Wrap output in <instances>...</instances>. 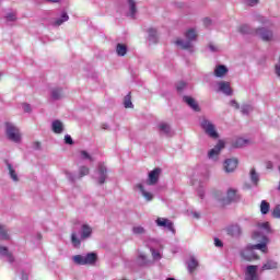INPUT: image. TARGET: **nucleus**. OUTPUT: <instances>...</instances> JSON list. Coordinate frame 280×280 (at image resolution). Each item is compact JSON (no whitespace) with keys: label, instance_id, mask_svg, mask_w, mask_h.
Masks as SVG:
<instances>
[{"label":"nucleus","instance_id":"nucleus-47","mask_svg":"<svg viewBox=\"0 0 280 280\" xmlns=\"http://www.w3.org/2000/svg\"><path fill=\"white\" fill-rule=\"evenodd\" d=\"M151 253H152L153 259H161V253H159L154 249H151Z\"/></svg>","mask_w":280,"mask_h":280},{"label":"nucleus","instance_id":"nucleus-3","mask_svg":"<svg viewBox=\"0 0 280 280\" xmlns=\"http://www.w3.org/2000/svg\"><path fill=\"white\" fill-rule=\"evenodd\" d=\"M72 261H74L77 266H93V264L97 261V254L89 253L85 256L75 255L72 257Z\"/></svg>","mask_w":280,"mask_h":280},{"label":"nucleus","instance_id":"nucleus-26","mask_svg":"<svg viewBox=\"0 0 280 280\" xmlns=\"http://www.w3.org/2000/svg\"><path fill=\"white\" fill-rule=\"evenodd\" d=\"M67 21H69V15L67 14V12H62L61 13V18L57 19L54 23V25H56L57 27H59V25H62V23H67Z\"/></svg>","mask_w":280,"mask_h":280},{"label":"nucleus","instance_id":"nucleus-18","mask_svg":"<svg viewBox=\"0 0 280 280\" xmlns=\"http://www.w3.org/2000/svg\"><path fill=\"white\" fill-rule=\"evenodd\" d=\"M240 200V195H237V190L230 188L226 195V202H236Z\"/></svg>","mask_w":280,"mask_h":280},{"label":"nucleus","instance_id":"nucleus-1","mask_svg":"<svg viewBox=\"0 0 280 280\" xmlns=\"http://www.w3.org/2000/svg\"><path fill=\"white\" fill-rule=\"evenodd\" d=\"M258 229L261 232H254L253 240L260 242L256 245H248L245 249L241 252V256L245 261H254V259H259V256L255 254V250H261V253H268V237H266L267 233H270V223L262 222L258 223ZM262 233V234H261Z\"/></svg>","mask_w":280,"mask_h":280},{"label":"nucleus","instance_id":"nucleus-36","mask_svg":"<svg viewBox=\"0 0 280 280\" xmlns=\"http://www.w3.org/2000/svg\"><path fill=\"white\" fill-rule=\"evenodd\" d=\"M247 141L244 138L236 139L234 143V148H244L246 145Z\"/></svg>","mask_w":280,"mask_h":280},{"label":"nucleus","instance_id":"nucleus-6","mask_svg":"<svg viewBox=\"0 0 280 280\" xmlns=\"http://www.w3.org/2000/svg\"><path fill=\"white\" fill-rule=\"evenodd\" d=\"M222 150H224V141L220 140L218 144L208 152V158L212 161H218V156H220Z\"/></svg>","mask_w":280,"mask_h":280},{"label":"nucleus","instance_id":"nucleus-53","mask_svg":"<svg viewBox=\"0 0 280 280\" xmlns=\"http://www.w3.org/2000/svg\"><path fill=\"white\" fill-rule=\"evenodd\" d=\"M230 105L233 106L234 108H240V105L235 101H231Z\"/></svg>","mask_w":280,"mask_h":280},{"label":"nucleus","instance_id":"nucleus-58","mask_svg":"<svg viewBox=\"0 0 280 280\" xmlns=\"http://www.w3.org/2000/svg\"><path fill=\"white\" fill-rule=\"evenodd\" d=\"M68 178H69L70 180H74V179L71 177V174H68Z\"/></svg>","mask_w":280,"mask_h":280},{"label":"nucleus","instance_id":"nucleus-13","mask_svg":"<svg viewBox=\"0 0 280 280\" xmlns=\"http://www.w3.org/2000/svg\"><path fill=\"white\" fill-rule=\"evenodd\" d=\"M106 172H107L106 166L103 163H100L98 171H97V174H98L97 180L100 185H104V183H106V178H107Z\"/></svg>","mask_w":280,"mask_h":280},{"label":"nucleus","instance_id":"nucleus-43","mask_svg":"<svg viewBox=\"0 0 280 280\" xmlns=\"http://www.w3.org/2000/svg\"><path fill=\"white\" fill-rule=\"evenodd\" d=\"M65 143H67L68 145H73V139L71 138V136H65Z\"/></svg>","mask_w":280,"mask_h":280},{"label":"nucleus","instance_id":"nucleus-39","mask_svg":"<svg viewBox=\"0 0 280 280\" xmlns=\"http://www.w3.org/2000/svg\"><path fill=\"white\" fill-rule=\"evenodd\" d=\"M5 19H7V21H9V22H14V21H16V13L10 12V13H8V14L5 15Z\"/></svg>","mask_w":280,"mask_h":280},{"label":"nucleus","instance_id":"nucleus-29","mask_svg":"<svg viewBox=\"0 0 280 280\" xmlns=\"http://www.w3.org/2000/svg\"><path fill=\"white\" fill-rule=\"evenodd\" d=\"M260 211L264 215L270 211V203H268L266 200H262L260 203Z\"/></svg>","mask_w":280,"mask_h":280},{"label":"nucleus","instance_id":"nucleus-61","mask_svg":"<svg viewBox=\"0 0 280 280\" xmlns=\"http://www.w3.org/2000/svg\"><path fill=\"white\" fill-rule=\"evenodd\" d=\"M103 128H104V130H106V128H107V127H106V126H104Z\"/></svg>","mask_w":280,"mask_h":280},{"label":"nucleus","instance_id":"nucleus-5","mask_svg":"<svg viewBox=\"0 0 280 280\" xmlns=\"http://www.w3.org/2000/svg\"><path fill=\"white\" fill-rule=\"evenodd\" d=\"M201 128L205 130L206 133H208L212 139H218V131L215 130V126L207 120L203 119L201 121Z\"/></svg>","mask_w":280,"mask_h":280},{"label":"nucleus","instance_id":"nucleus-4","mask_svg":"<svg viewBox=\"0 0 280 280\" xmlns=\"http://www.w3.org/2000/svg\"><path fill=\"white\" fill-rule=\"evenodd\" d=\"M5 135L9 141H13V143H21V130H19L14 124H5Z\"/></svg>","mask_w":280,"mask_h":280},{"label":"nucleus","instance_id":"nucleus-40","mask_svg":"<svg viewBox=\"0 0 280 280\" xmlns=\"http://www.w3.org/2000/svg\"><path fill=\"white\" fill-rule=\"evenodd\" d=\"M138 261L140 262L141 266H145V264H148V258L145 257V255L140 254L138 257Z\"/></svg>","mask_w":280,"mask_h":280},{"label":"nucleus","instance_id":"nucleus-44","mask_svg":"<svg viewBox=\"0 0 280 280\" xmlns=\"http://www.w3.org/2000/svg\"><path fill=\"white\" fill-rule=\"evenodd\" d=\"M81 158L88 159L89 161H93V158H91V155L86 151H81Z\"/></svg>","mask_w":280,"mask_h":280},{"label":"nucleus","instance_id":"nucleus-9","mask_svg":"<svg viewBox=\"0 0 280 280\" xmlns=\"http://www.w3.org/2000/svg\"><path fill=\"white\" fill-rule=\"evenodd\" d=\"M159 178H161V168H154L153 171L149 172L147 185H156V183H159Z\"/></svg>","mask_w":280,"mask_h":280},{"label":"nucleus","instance_id":"nucleus-51","mask_svg":"<svg viewBox=\"0 0 280 280\" xmlns=\"http://www.w3.org/2000/svg\"><path fill=\"white\" fill-rule=\"evenodd\" d=\"M22 108H23V110H24L25 113H30V110H32V108L30 107L28 104H23V105H22Z\"/></svg>","mask_w":280,"mask_h":280},{"label":"nucleus","instance_id":"nucleus-48","mask_svg":"<svg viewBox=\"0 0 280 280\" xmlns=\"http://www.w3.org/2000/svg\"><path fill=\"white\" fill-rule=\"evenodd\" d=\"M246 4L247 5H257V3H259V0H245Z\"/></svg>","mask_w":280,"mask_h":280},{"label":"nucleus","instance_id":"nucleus-38","mask_svg":"<svg viewBox=\"0 0 280 280\" xmlns=\"http://www.w3.org/2000/svg\"><path fill=\"white\" fill-rule=\"evenodd\" d=\"M229 233H231V235H240L241 229L237 225H233L229 229Z\"/></svg>","mask_w":280,"mask_h":280},{"label":"nucleus","instance_id":"nucleus-24","mask_svg":"<svg viewBox=\"0 0 280 280\" xmlns=\"http://www.w3.org/2000/svg\"><path fill=\"white\" fill-rule=\"evenodd\" d=\"M127 3L129 8V15L135 19V15L137 14V2H135V0H127Z\"/></svg>","mask_w":280,"mask_h":280},{"label":"nucleus","instance_id":"nucleus-30","mask_svg":"<svg viewBox=\"0 0 280 280\" xmlns=\"http://www.w3.org/2000/svg\"><path fill=\"white\" fill-rule=\"evenodd\" d=\"M196 268H198V260H196V258H190V260L188 262L189 272H194L196 270Z\"/></svg>","mask_w":280,"mask_h":280},{"label":"nucleus","instance_id":"nucleus-27","mask_svg":"<svg viewBox=\"0 0 280 280\" xmlns=\"http://www.w3.org/2000/svg\"><path fill=\"white\" fill-rule=\"evenodd\" d=\"M116 52L118 54V56H125L126 54H128V47H126V45L124 44H117Z\"/></svg>","mask_w":280,"mask_h":280},{"label":"nucleus","instance_id":"nucleus-59","mask_svg":"<svg viewBox=\"0 0 280 280\" xmlns=\"http://www.w3.org/2000/svg\"><path fill=\"white\" fill-rule=\"evenodd\" d=\"M166 280H176V279H174V278H167Z\"/></svg>","mask_w":280,"mask_h":280},{"label":"nucleus","instance_id":"nucleus-28","mask_svg":"<svg viewBox=\"0 0 280 280\" xmlns=\"http://www.w3.org/2000/svg\"><path fill=\"white\" fill-rule=\"evenodd\" d=\"M124 106L125 108H132V96L130 95V92L125 96L124 98Z\"/></svg>","mask_w":280,"mask_h":280},{"label":"nucleus","instance_id":"nucleus-60","mask_svg":"<svg viewBox=\"0 0 280 280\" xmlns=\"http://www.w3.org/2000/svg\"><path fill=\"white\" fill-rule=\"evenodd\" d=\"M262 23H266V20L262 18Z\"/></svg>","mask_w":280,"mask_h":280},{"label":"nucleus","instance_id":"nucleus-2","mask_svg":"<svg viewBox=\"0 0 280 280\" xmlns=\"http://www.w3.org/2000/svg\"><path fill=\"white\" fill-rule=\"evenodd\" d=\"M185 38L184 39H176L175 45L177 47H180L182 49H187L188 51H194V44H191L192 40H197L198 38V32H196V28H189L185 32Z\"/></svg>","mask_w":280,"mask_h":280},{"label":"nucleus","instance_id":"nucleus-15","mask_svg":"<svg viewBox=\"0 0 280 280\" xmlns=\"http://www.w3.org/2000/svg\"><path fill=\"white\" fill-rule=\"evenodd\" d=\"M236 168H237V159L225 160V162H224L225 172H228V173L235 172Z\"/></svg>","mask_w":280,"mask_h":280},{"label":"nucleus","instance_id":"nucleus-23","mask_svg":"<svg viewBox=\"0 0 280 280\" xmlns=\"http://www.w3.org/2000/svg\"><path fill=\"white\" fill-rule=\"evenodd\" d=\"M7 167L9 170L10 178H12L14 183H19V175H16V170H14V166H12L10 163H7Z\"/></svg>","mask_w":280,"mask_h":280},{"label":"nucleus","instance_id":"nucleus-50","mask_svg":"<svg viewBox=\"0 0 280 280\" xmlns=\"http://www.w3.org/2000/svg\"><path fill=\"white\" fill-rule=\"evenodd\" d=\"M203 25H205L206 27H209V25H211V19L205 18V19H203Z\"/></svg>","mask_w":280,"mask_h":280},{"label":"nucleus","instance_id":"nucleus-11","mask_svg":"<svg viewBox=\"0 0 280 280\" xmlns=\"http://www.w3.org/2000/svg\"><path fill=\"white\" fill-rule=\"evenodd\" d=\"M158 130L160 135H164V137H174V131L172 130V127L167 122H160L158 125Z\"/></svg>","mask_w":280,"mask_h":280},{"label":"nucleus","instance_id":"nucleus-7","mask_svg":"<svg viewBox=\"0 0 280 280\" xmlns=\"http://www.w3.org/2000/svg\"><path fill=\"white\" fill-rule=\"evenodd\" d=\"M258 267L249 265L245 270V280H259V273H257Z\"/></svg>","mask_w":280,"mask_h":280},{"label":"nucleus","instance_id":"nucleus-32","mask_svg":"<svg viewBox=\"0 0 280 280\" xmlns=\"http://www.w3.org/2000/svg\"><path fill=\"white\" fill-rule=\"evenodd\" d=\"M51 97L54 100H60L62 97V90H60V89H52L51 90Z\"/></svg>","mask_w":280,"mask_h":280},{"label":"nucleus","instance_id":"nucleus-17","mask_svg":"<svg viewBox=\"0 0 280 280\" xmlns=\"http://www.w3.org/2000/svg\"><path fill=\"white\" fill-rule=\"evenodd\" d=\"M156 224L158 226H165L166 229H168V231H172L174 233V223H172V221H170L168 219L159 218L156 220Z\"/></svg>","mask_w":280,"mask_h":280},{"label":"nucleus","instance_id":"nucleus-46","mask_svg":"<svg viewBox=\"0 0 280 280\" xmlns=\"http://www.w3.org/2000/svg\"><path fill=\"white\" fill-rule=\"evenodd\" d=\"M185 86H187V84L185 83V82H183V81H180V82H178L177 84H176V89H177V91H183V89H185Z\"/></svg>","mask_w":280,"mask_h":280},{"label":"nucleus","instance_id":"nucleus-55","mask_svg":"<svg viewBox=\"0 0 280 280\" xmlns=\"http://www.w3.org/2000/svg\"><path fill=\"white\" fill-rule=\"evenodd\" d=\"M276 73L280 78V65L276 66Z\"/></svg>","mask_w":280,"mask_h":280},{"label":"nucleus","instance_id":"nucleus-54","mask_svg":"<svg viewBox=\"0 0 280 280\" xmlns=\"http://www.w3.org/2000/svg\"><path fill=\"white\" fill-rule=\"evenodd\" d=\"M192 218H196V220H200V212H192Z\"/></svg>","mask_w":280,"mask_h":280},{"label":"nucleus","instance_id":"nucleus-42","mask_svg":"<svg viewBox=\"0 0 280 280\" xmlns=\"http://www.w3.org/2000/svg\"><path fill=\"white\" fill-rule=\"evenodd\" d=\"M252 110H253V106H250V105H245L242 107L243 115H248V113H250Z\"/></svg>","mask_w":280,"mask_h":280},{"label":"nucleus","instance_id":"nucleus-52","mask_svg":"<svg viewBox=\"0 0 280 280\" xmlns=\"http://www.w3.org/2000/svg\"><path fill=\"white\" fill-rule=\"evenodd\" d=\"M214 245H215L218 248H222V241H220L219 238H214Z\"/></svg>","mask_w":280,"mask_h":280},{"label":"nucleus","instance_id":"nucleus-10","mask_svg":"<svg viewBox=\"0 0 280 280\" xmlns=\"http://www.w3.org/2000/svg\"><path fill=\"white\" fill-rule=\"evenodd\" d=\"M256 36H259L261 40H265L266 43L272 40V31L268 28H257L255 31Z\"/></svg>","mask_w":280,"mask_h":280},{"label":"nucleus","instance_id":"nucleus-62","mask_svg":"<svg viewBox=\"0 0 280 280\" xmlns=\"http://www.w3.org/2000/svg\"><path fill=\"white\" fill-rule=\"evenodd\" d=\"M1 75H2V74L0 73V78H1Z\"/></svg>","mask_w":280,"mask_h":280},{"label":"nucleus","instance_id":"nucleus-19","mask_svg":"<svg viewBox=\"0 0 280 280\" xmlns=\"http://www.w3.org/2000/svg\"><path fill=\"white\" fill-rule=\"evenodd\" d=\"M51 128L56 135H61V132L65 130V125L60 120H54Z\"/></svg>","mask_w":280,"mask_h":280},{"label":"nucleus","instance_id":"nucleus-12","mask_svg":"<svg viewBox=\"0 0 280 280\" xmlns=\"http://www.w3.org/2000/svg\"><path fill=\"white\" fill-rule=\"evenodd\" d=\"M219 91L224 93V95H233V89H231V83L226 81H220L218 83Z\"/></svg>","mask_w":280,"mask_h":280},{"label":"nucleus","instance_id":"nucleus-31","mask_svg":"<svg viewBox=\"0 0 280 280\" xmlns=\"http://www.w3.org/2000/svg\"><path fill=\"white\" fill-rule=\"evenodd\" d=\"M250 179L254 185H257L259 183V174H257L255 168L250 170Z\"/></svg>","mask_w":280,"mask_h":280},{"label":"nucleus","instance_id":"nucleus-45","mask_svg":"<svg viewBox=\"0 0 280 280\" xmlns=\"http://www.w3.org/2000/svg\"><path fill=\"white\" fill-rule=\"evenodd\" d=\"M272 215L273 218H280V205L273 209Z\"/></svg>","mask_w":280,"mask_h":280},{"label":"nucleus","instance_id":"nucleus-37","mask_svg":"<svg viewBox=\"0 0 280 280\" xmlns=\"http://www.w3.org/2000/svg\"><path fill=\"white\" fill-rule=\"evenodd\" d=\"M238 32H241V34H253V32L250 31V26L248 25L240 26Z\"/></svg>","mask_w":280,"mask_h":280},{"label":"nucleus","instance_id":"nucleus-22","mask_svg":"<svg viewBox=\"0 0 280 280\" xmlns=\"http://www.w3.org/2000/svg\"><path fill=\"white\" fill-rule=\"evenodd\" d=\"M149 33V42L150 43H159V33L156 32L155 28H149L148 30Z\"/></svg>","mask_w":280,"mask_h":280},{"label":"nucleus","instance_id":"nucleus-57","mask_svg":"<svg viewBox=\"0 0 280 280\" xmlns=\"http://www.w3.org/2000/svg\"><path fill=\"white\" fill-rule=\"evenodd\" d=\"M49 1L50 3H58L59 0H47Z\"/></svg>","mask_w":280,"mask_h":280},{"label":"nucleus","instance_id":"nucleus-8","mask_svg":"<svg viewBox=\"0 0 280 280\" xmlns=\"http://www.w3.org/2000/svg\"><path fill=\"white\" fill-rule=\"evenodd\" d=\"M135 189L137 191L141 192V196L144 197V199L147 200V202H152V200H154V194H152L151 191H148L145 189V186H143V184L139 183L136 184Z\"/></svg>","mask_w":280,"mask_h":280},{"label":"nucleus","instance_id":"nucleus-56","mask_svg":"<svg viewBox=\"0 0 280 280\" xmlns=\"http://www.w3.org/2000/svg\"><path fill=\"white\" fill-rule=\"evenodd\" d=\"M198 194H199V197H200L201 199L205 198V192H203L202 190H200Z\"/></svg>","mask_w":280,"mask_h":280},{"label":"nucleus","instance_id":"nucleus-21","mask_svg":"<svg viewBox=\"0 0 280 280\" xmlns=\"http://www.w3.org/2000/svg\"><path fill=\"white\" fill-rule=\"evenodd\" d=\"M278 264L275 260H267L266 264L262 265L261 271L264 272L265 270H277Z\"/></svg>","mask_w":280,"mask_h":280},{"label":"nucleus","instance_id":"nucleus-35","mask_svg":"<svg viewBox=\"0 0 280 280\" xmlns=\"http://www.w3.org/2000/svg\"><path fill=\"white\" fill-rule=\"evenodd\" d=\"M71 242L75 248L80 247L81 241L78 238V234H75V232L71 234Z\"/></svg>","mask_w":280,"mask_h":280},{"label":"nucleus","instance_id":"nucleus-34","mask_svg":"<svg viewBox=\"0 0 280 280\" xmlns=\"http://www.w3.org/2000/svg\"><path fill=\"white\" fill-rule=\"evenodd\" d=\"M0 237H1V240H10V235L8 234V230L3 225H0Z\"/></svg>","mask_w":280,"mask_h":280},{"label":"nucleus","instance_id":"nucleus-41","mask_svg":"<svg viewBox=\"0 0 280 280\" xmlns=\"http://www.w3.org/2000/svg\"><path fill=\"white\" fill-rule=\"evenodd\" d=\"M79 174H80V178H82V176H88V174H89V167L82 166V167L79 170Z\"/></svg>","mask_w":280,"mask_h":280},{"label":"nucleus","instance_id":"nucleus-25","mask_svg":"<svg viewBox=\"0 0 280 280\" xmlns=\"http://www.w3.org/2000/svg\"><path fill=\"white\" fill-rule=\"evenodd\" d=\"M0 255H3V257H7L10 264L14 261V256H12V254L8 250V247L0 246Z\"/></svg>","mask_w":280,"mask_h":280},{"label":"nucleus","instance_id":"nucleus-20","mask_svg":"<svg viewBox=\"0 0 280 280\" xmlns=\"http://www.w3.org/2000/svg\"><path fill=\"white\" fill-rule=\"evenodd\" d=\"M229 73V69L225 66H217L214 69V75L217 78H224V74Z\"/></svg>","mask_w":280,"mask_h":280},{"label":"nucleus","instance_id":"nucleus-16","mask_svg":"<svg viewBox=\"0 0 280 280\" xmlns=\"http://www.w3.org/2000/svg\"><path fill=\"white\" fill-rule=\"evenodd\" d=\"M183 101L185 102V104H187V106H189L190 108H192V110H200V106H198V102H196V100L191 96H184Z\"/></svg>","mask_w":280,"mask_h":280},{"label":"nucleus","instance_id":"nucleus-14","mask_svg":"<svg viewBox=\"0 0 280 280\" xmlns=\"http://www.w3.org/2000/svg\"><path fill=\"white\" fill-rule=\"evenodd\" d=\"M93 234V228H91V225L89 224H83L81 226V236L80 240L84 241V240H89V237H91V235Z\"/></svg>","mask_w":280,"mask_h":280},{"label":"nucleus","instance_id":"nucleus-33","mask_svg":"<svg viewBox=\"0 0 280 280\" xmlns=\"http://www.w3.org/2000/svg\"><path fill=\"white\" fill-rule=\"evenodd\" d=\"M132 233L135 235H143L145 233V229L141 225H137L132 228Z\"/></svg>","mask_w":280,"mask_h":280},{"label":"nucleus","instance_id":"nucleus-49","mask_svg":"<svg viewBox=\"0 0 280 280\" xmlns=\"http://www.w3.org/2000/svg\"><path fill=\"white\" fill-rule=\"evenodd\" d=\"M209 49H210V51H213V52L220 51V47H218L213 44H209Z\"/></svg>","mask_w":280,"mask_h":280}]
</instances>
